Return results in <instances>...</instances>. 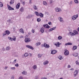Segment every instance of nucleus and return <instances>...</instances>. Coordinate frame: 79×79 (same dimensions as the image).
<instances>
[{
	"mask_svg": "<svg viewBox=\"0 0 79 79\" xmlns=\"http://www.w3.org/2000/svg\"><path fill=\"white\" fill-rule=\"evenodd\" d=\"M74 2L75 3H78L79 2L77 0H75Z\"/></svg>",
	"mask_w": 79,
	"mask_h": 79,
	"instance_id": "a19ab883",
	"label": "nucleus"
},
{
	"mask_svg": "<svg viewBox=\"0 0 79 79\" xmlns=\"http://www.w3.org/2000/svg\"><path fill=\"white\" fill-rule=\"evenodd\" d=\"M38 58H41V57L42 56V55L40 54H39L38 55Z\"/></svg>",
	"mask_w": 79,
	"mask_h": 79,
	"instance_id": "58836bf2",
	"label": "nucleus"
},
{
	"mask_svg": "<svg viewBox=\"0 0 79 79\" xmlns=\"http://www.w3.org/2000/svg\"><path fill=\"white\" fill-rule=\"evenodd\" d=\"M20 7V3H18V4L16 5V9H19Z\"/></svg>",
	"mask_w": 79,
	"mask_h": 79,
	"instance_id": "4468645a",
	"label": "nucleus"
},
{
	"mask_svg": "<svg viewBox=\"0 0 79 79\" xmlns=\"http://www.w3.org/2000/svg\"><path fill=\"white\" fill-rule=\"evenodd\" d=\"M69 45H73V44L71 43H68Z\"/></svg>",
	"mask_w": 79,
	"mask_h": 79,
	"instance_id": "a18cd8bd",
	"label": "nucleus"
},
{
	"mask_svg": "<svg viewBox=\"0 0 79 79\" xmlns=\"http://www.w3.org/2000/svg\"><path fill=\"white\" fill-rule=\"evenodd\" d=\"M59 58L61 60H62V59H63V57H62L61 56H59Z\"/></svg>",
	"mask_w": 79,
	"mask_h": 79,
	"instance_id": "c9c22d12",
	"label": "nucleus"
},
{
	"mask_svg": "<svg viewBox=\"0 0 79 79\" xmlns=\"http://www.w3.org/2000/svg\"><path fill=\"white\" fill-rule=\"evenodd\" d=\"M30 41H31V39H30L28 38H26L25 39V42L26 43H28V42Z\"/></svg>",
	"mask_w": 79,
	"mask_h": 79,
	"instance_id": "f03ea898",
	"label": "nucleus"
},
{
	"mask_svg": "<svg viewBox=\"0 0 79 79\" xmlns=\"http://www.w3.org/2000/svg\"><path fill=\"white\" fill-rule=\"evenodd\" d=\"M34 16L32 15H29L26 17L27 19H30L31 18L33 17Z\"/></svg>",
	"mask_w": 79,
	"mask_h": 79,
	"instance_id": "6e6552de",
	"label": "nucleus"
},
{
	"mask_svg": "<svg viewBox=\"0 0 79 79\" xmlns=\"http://www.w3.org/2000/svg\"><path fill=\"white\" fill-rule=\"evenodd\" d=\"M8 39H9L10 40H11V41H13V40H14V41H15L16 39V37H15L14 38H13L11 37H8Z\"/></svg>",
	"mask_w": 79,
	"mask_h": 79,
	"instance_id": "7ed1b4c3",
	"label": "nucleus"
},
{
	"mask_svg": "<svg viewBox=\"0 0 79 79\" xmlns=\"http://www.w3.org/2000/svg\"><path fill=\"white\" fill-rule=\"evenodd\" d=\"M54 45H56L57 47H60V43L58 42H57V44L56 43L54 44Z\"/></svg>",
	"mask_w": 79,
	"mask_h": 79,
	"instance_id": "2eb2a0df",
	"label": "nucleus"
},
{
	"mask_svg": "<svg viewBox=\"0 0 79 79\" xmlns=\"http://www.w3.org/2000/svg\"><path fill=\"white\" fill-rule=\"evenodd\" d=\"M7 22H9L10 23H13V21H11V20L10 19H9L7 21Z\"/></svg>",
	"mask_w": 79,
	"mask_h": 79,
	"instance_id": "c756f323",
	"label": "nucleus"
},
{
	"mask_svg": "<svg viewBox=\"0 0 79 79\" xmlns=\"http://www.w3.org/2000/svg\"><path fill=\"white\" fill-rule=\"evenodd\" d=\"M40 31L42 33H43L44 31V27H42L40 30Z\"/></svg>",
	"mask_w": 79,
	"mask_h": 79,
	"instance_id": "aec40b11",
	"label": "nucleus"
},
{
	"mask_svg": "<svg viewBox=\"0 0 79 79\" xmlns=\"http://www.w3.org/2000/svg\"><path fill=\"white\" fill-rule=\"evenodd\" d=\"M72 3H73V1H71L70 3V5H71V4H72Z\"/></svg>",
	"mask_w": 79,
	"mask_h": 79,
	"instance_id": "680f3d73",
	"label": "nucleus"
},
{
	"mask_svg": "<svg viewBox=\"0 0 79 79\" xmlns=\"http://www.w3.org/2000/svg\"><path fill=\"white\" fill-rule=\"evenodd\" d=\"M31 0L29 1V3L30 4H31L32 3V2H31Z\"/></svg>",
	"mask_w": 79,
	"mask_h": 79,
	"instance_id": "bf43d9fd",
	"label": "nucleus"
},
{
	"mask_svg": "<svg viewBox=\"0 0 79 79\" xmlns=\"http://www.w3.org/2000/svg\"><path fill=\"white\" fill-rule=\"evenodd\" d=\"M3 3L2 2H0V7H2L3 6Z\"/></svg>",
	"mask_w": 79,
	"mask_h": 79,
	"instance_id": "4c0bfd02",
	"label": "nucleus"
},
{
	"mask_svg": "<svg viewBox=\"0 0 79 79\" xmlns=\"http://www.w3.org/2000/svg\"><path fill=\"white\" fill-rule=\"evenodd\" d=\"M77 47L76 46H74L73 48V50H76L77 49Z\"/></svg>",
	"mask_w": 79,
	"mask_h": 79,
	"instance_id": "6ab92c4d",
	"label": "nucleus"
},
{
	"mask_svg": "<svg viewBox=\"0 0 79 79\" xmlns=\"http://www.w3.org/2000/svg\"><path fill=\"white\" fill-rule=\"evenodd\" d=\"M6 34H7L8 35H9V34H10V32L8 30H6Z\"/></svg>",
	"mask_w": 79,
	"mask_h": 79,
	"instance_id": "cd10ccee",
	"label": "nucleus"
},
{
	"mask_svg": "<svg viewBox=\"0 0 79 79\" xmlns=\"http://www.w3.org/2000/svg\"><path fill=\"white\" fill-rule=\"evenodd\" d=\"M56 53V50H52L51 52V54H52V55H54Z\"/></svg>",
	"mask_w": 79,
	"mask_h": 79,
	"instance_id": "f8f14e48",
	"label": "nucleus"
},
{
	"mask_svg": "<svg viewBox=\"0 0 79 79\" xmlns=\"http://www.w3.org/2000/svg\"><path fill=\"white\" fill-rule=\"evenodd\" d=\"M69 34H70V35H72V36H73L74 35H73V32L72 33L71 32H69Z\"/></svg>",
	"mask_w": 79,
	"mask_h": 79,
	"instance_id": "e433bc0d",
	"label": "nucleus"
},
{
	"mask_svg": "<svg viewBox=\"0 0 79 79\" xmlns=\"http://www.w3.org/2000/svg\"><path fill=\"white\" fill-rule=\"evenodd\" d=\"M56 27H54L52 28V30L53 31V30H55V29H56Z\"/></svg>",
	"mask_w": 79,
	"mask_h": 79,
	"instance_id": "09e8293b",
	"label": "nucleus"
},
{
	"mask_svg": "<svg viewBox=\"0 0 79 79\" xmlns=\"http://www.w3.org/2000/svg\"><path fill=\"white\" fill-rule=\"evenodd\" d=\"M8 68V67L7 66H6L5 67V68L4 69H6Z\"/></svg>",
	"mask_w": 79,
	"mask_h": 79,
	"instance_id": "13d9d810",
	"label": "nucleus"
},
{
	"mask_svg": "<svg viewBox=\"0 0 79 79\" xmlns=\"http://www.w3.org/2000/svg\"><path fill=\"white\" fill-rule=\"evenodd\" d=\"M73 33V35H77L78 34V32L77 31H76V30L74 31Z\"/></svg>",
	"mask_w": 79,
	"mask_h": 79,
	"instance_id": "0eeeda50",
	"label": "nucleus"
},
{
	"mask_svg": "<svg viewBox=\"0 0 79 79\" xmlns=\"http://www.w3.org/2000/svg\"><path fill=\"white\" fill-rule=\"evenodd\" d=\"M31 31L32 33H34V32H35V30H31Z\"/></svg>",
	"mask_w": 79,
	"mask_h": 79,
	"instance_id": "49530a36",
	"label": "nucleus"
},
{
	"mask_svg": "<svg viewBox=\"0 0 79 79\" xmlns=\"http://www.w3.org/2000/svg\"><path fill=\"white\" fill-rule=\"evenodd\" d=\"M15 66L16 67H18V66H19V65L18 64H15Z\"/></svg>",
	"mask_w": 79,
	"mask_h": 79,
	"instance_id": "37998d69",
	"label": "nucleus"
},
{
	"mask_svg": "<svg viewBox=\"0 0 79 79\" xmlns=\"http://www.w3.org/2000/svg\"><path fill=\"white\" fill-rule=\"evenodd\" d=\"M35 70L37 69V65H34L32 67Z\"/></svg>",
	"mask_w": 79,
	"mask_h": 79,
	"instance_id": "4be33fe9",
	"label": "nucleus"
},
{
	"mask_svg": "<svg viewBox=\"0 0 79 79\" xmlns=\"http://www.w3.org/2000/svg\"><path fill=\"white\" fill-rule=\"evenodd\" d=\"M40 44H41L40 42H37L36 43V46H38V45H40Z\"/></svg>",
	"mask_w": 79,
	"mask_h": 79,
	"instance_id": "473e14b6",
	"label": "nucleus"
},
{
	"mask_svg": "<svg viewBox=\"0 0 79 79\" xmlns=\"http://www.w3.org/2000/svg\"><path fill=\"white\" fill-rule=\"evenodd\" d=\"M20 32L21 33H22V34H24V30H23V29L22 28L20 29Z\"/></svg>",
	"mask_w": 79,
	"mask_h": 79,
	"instance_id": "412c9836",
	"label": "nucleus"
},
{
	"mask_svg": "<svg viewBox=\"0 0 79 79\" xmlns=\"http://www.w3.org/2000/svg\"><path fill=\"white\" fill-rule=\"evenodd\" d=\"M41 79H47V78L43 77Z\"/></svg>",
	"mask_w": 79,
	"mask_h": 79,
	"instance_id": "e2e57ef3",
	"label": "nucleus"
},
{
	"mask_svg": "<svg viewBox=\"0 0 79 79\" xmlns=\"http://www.w3.org/2000/svg\"><path fill=\"white\" fill-rule=\"evenodd\" d=\"M10 48H11L10 47L8 46V47H7V48H6V50H10Z\"/></svg>",
	"mask_w": 79,
	"mask_h": 79,
	"instance_id": "72a5a7b5",
	"label": "nucleus"
},
{
	"mask_svg": "<svg viewBox=\"0 0 79 79\" xmlns=\"http://www.w3.org/2000/svg\"><path fill=\"white\" fill-rule=\"evenodd\" d=\"M43 4L45 6H47V2H46L45 1H44L43 2Z\"/></svg>",
	"mask_w": 79,
	"mask_h": 79,
	"instance_id": "bb28decb",
	"label": "nucleus"
},
{
	"mask_svg": "<svg viewBox=\"0 0 79 79\" xmlns=\"http://www.w3.org/2000/svg\"><path fill=\"white\" fill-rule=\"evenodd\" d=\"M20 10L21 12H23V11H24V8L23 7H21L20 9Z\"/></svg>",
	"mask_w": 79,
	"mask_h": 79,
	"instance_id": "7c9ffc66",
	"label": "nucleus"
},
{
	"mask_svg": "<svg viewBox=\"0 0 79 79\" xmlns=\"http://www.w3.org/2000/svg\"><path fill=\"white\" fill-rule=\"evenodd\" d=\"M6 35V32L4 33V34H3V35Z\"/></svg>",
	"mask_w": 79,
	"mask_h": 79,
	"instance_id": "864d4df0",
	"label": "nucleus"
},
{
	"mask_svg": "<svg viewBox=\"0 0 79 79\" xmlns=\"http://www.w3.org/2000/svg\"><path fill=\"white\" fill-rule=\"evenodd\" d=\"M44 27H45L46 28H47V29H49L50 27V26H48V24H46V25H44L43 26Z\"/></svg>",
	"mask_w": 79,
	"mask_h": 79,
	"instance_id": "9d476101",
	"label": "nucleus"
},
{
	"mask_svg": "<svg viewBox=\"0 0 79 79\" xmlns=\"http://www.w3.org/2000/svg\"><path fill=\"white\" fill-rule=\"evenodd\" d=\"M22 74L23 75H27V72L24 71L22 73Z\"/></svg>",
	"mask_w": 79,
	"mask_h": 79,
	"instance_id": "5701e85b",
	"label": "nucleus"
},
{
	"mask_svg": "<svg viewBox=\"0 0 79 79\" xmlns=\"http://www.w3.org/2000/svg\"><path fill=\"white\" fill-rule=\"evenodd\" d=\"M49 62L48 60H45L43 63V64L44 65H46V64H47Z\"/></svg>",
	"mask_w": 79,
	"mask_h": 79,
	"instance_id": "dca6fc26",
	"label": "nucleus"
},
{
	"mask_svg": "<svg viewBox=\"0 0 79 79\" xmlns=\"http://www.w3.org/2000/svg\"><path fill=\"white\" fill-rule=\"evenodd\" d=\"M58 19L60 22H63V19L61 17H59Z\"/></svg>",
	"mask_w": 79,
	"mask_h": 79,
	"instance_id": "f3484780",
	"label": "nucleus"
},
{
	"mask_svg": "<svg viewBox=\"0 0 79 79\" xmlns=\"http://www.w3.org/2000/svg\"><path fill=\"white\" fill-rule=\"evenodd\" d=\"M14 2H15V1L14 0H11V1L10 2V5H12L14 3Z\"/></svg>",
	"mask_w": 79,
	"mask_h": 79,
	"instance_id": "b1692460",
	"label": "nucleus"
},
{
	"mask_svg": "<svg viewBox=\"0 0 79 79\" xmlns=\"http://www.w3.org/2000/svg\"><path fill=\"white\" fill-rule=\"evenodd\" d=\"M65 45H69V43H66V44H65Z\"/></svg>",
	"mask_w": 79,
	"mask_h": 79,
	"instance_id": "0e129e2a",
	"label": "nucleus"
},
{
	"mask_svg": "<svg viewBox=\"0 0 79 79\" xmlns=\"http://www.w3.org/2000/svg\"><path fill=\"white\" fill-rule=\"evenodd\" d=\"M8 8L9 10H14V8H12L10 5L7 4Z\"/></svg>",
	"mask_w": 79,
	"mask_h": 79,
	"instance_id": "39448f33",
	"label": "nucleus"
},
{
	"mask_svg": "<svg viewBox=\"0 0 79 79\" xmlns=\"http://www.w3.org/2000/svg\"><path fill=\"white\" fill-rule=\"evenodd\" d=\"M69 51L68 50H66L65 51V52L64 53V54L65 55H69Z\"/></svg>",
	"mask_w": 79,
	"mask_h": 79,
	"instance_id": "9b49d317",
	"label": "nucleus"
},
{
	"mask_svg": "<svg viewBox=\"0 0 79 79\" xmlns=\"http://www.w3.org/2000/svg\"><path fill=\"white\" fill-rule=\"evenodd\" d=\"M40 16L41 18H43V17H44V14L40 13Z\"/></svg>",
	"mask_w": 79,
	"mask_h": 79,
	"instance_id": "a878e982",
	"label": "nucleus"
},
{
	"mask_svg": "<svg viewBox=\"0 0 79 79\" xmlns=\"http://www.w3.org/2000/svg\"><path fill=\"white\" fill-rule=\"evenodd\" d=\"M16 60H16V59H15L14 60V61L13 62V63L14 64L15 63H16Z\"/></svg>",
	"mask_w": 79,
	"mask_h": 79,
	"instance_id": "8fccbe9b",
	"label": "nucleus"
},
{
	"mask_svg": "<svg viewBox=\"0 0 79 79\" xmlns=\"http://www.w3.org/2000/svg\"><path fill=\"white\" fill-rule=\"evenodd\" d=\"M19 38L20 39H21V38H23V36H19Z\"/></svg>",
	"mask_w": 79,
	"mask_h": 79,
	"instance_id": "5fc2aeb1",
	"label": "nucleus"
},
{
	"mask_svg": "<svg viewBox=\"0 0 79 79\" xmlns=\"http://www.w3.org/2000/svg\"><path fill=\"white\" fill-rule=\"evenodd\" d=\"M10 69H12V70H14V69H15V68L11 67V68H10Z\"/></svg>",
	"mask_w": 79,
	"mask_h": 79,
	"instance_id": "c03bdc74",
	"label": "nucleus"
},
{
	"mask_svg": "<svg viewBox=\"0 0 79 79\" xmlns=\"http://www.w3.org/2000/svg\"><path fill=\"white\" fill-rule=\"evenodd\" d=\"M38 76H36L35 77V79H38Z\"/></svg>",
	"mask_w": 79,
	"mask_h": 79,
	"instance_id": "4d7b16f0",
	"label": "nucleus"
},
{
	"mask_svg": "<svg viewBox=\"0 0 79 79\" xmlns=\"http://www.w3.org/2000/svg\"><path fill=\"white\" fill-rule=\"evenodd\" d=\"M26 47L28 48H30V49H31V50H34V48L33 47L31 46L27 45L26 46Z\"/></svg>",
	"mask_w": 79,
	"mask_h": 79,
	"instance_id": "423d86ee",
	"label": "nucleus"
},
{
	"mask_svg": "<svg viewBox=\"0 0 79 79\" xmlns=\"http://www.w3.org/2000/svg\"><path fill=\"white\" fill-rule=\"evenodd\" d=\"M73 55L74 56L76 57V56H78V54L77 53H75L74 54H73Z\"/></svg>",
	"mask_w": 79,
	"mask_h": 79,
	"instance_id": "c85d7f7f",
	"label": "nucleus"
},
{
	"mask_svg": "<svg viewBox=\"0 0 79 79\" xmlns=\"http://www.w3.org/2000/svg\"><path fill=\"white\" fill-rule=\"evenodd\" d=\"M41 21V19L40 18H38L37 19V21L38 22H40Z\"/></svg>",
	"mask_w": 79,
	"mask_h": 79,
	"instance_id": "ea45409f",
	"label": "nucleus"
},
{
	"mask_svg": "<svg viewBox=\"0 0 79 79\" xmlns=\"http://www.w3.org/2000/svg\"><path fill=\"white\" fill-rule=\"evenodd\" d=\"M55 10L56 11H57V12H60V11H61V9L58 7L56 8L55 9Z\"/></svg>",
	"mask_w": 79,
	"mask_h": 79,
	"instance_id": "20e7f679",
	"label": "nucleus"
},
{
	"mask_svg": "<svg viewBox=\"0 0 79 79\" xmlns=\"http://www.w3.org/2000/svg\"><path fill=\"white\" fill-rule=\"evenodd\" d=\"M44 47H45L46 48H49L50 47V46H49V45L48 44H47L46 43H45L44 45Z\"/></svg>",
	"mask_w": 79,
	"mask_h": 79,
	"instance_id": "ddd939ff",
	"label": "nucleus"
},
{
	"mask_svg": "<svg viewBox=\"0 0 79 79\" xmlns=\"http://www.w3.org/2000/svg\"><path fill=\"white\" fill-rule=\"evenodd\" d=\"M2 50H3V51H5V49L4 48H2Z\"/></svg>",
	"mask_w": 79,
	"mask_h": 79,
	"instance_id": "338daca9",
	"label": "nucleus"
},
{
	"mask_svg": "<svg viewBox=\"0 0 79 79\" xmlns=\"http://www.w3.org/2000/svg\"><path fill=\"white\" fill-rule=\"evenodd\" d=\"M70 70H72V71H73V70H74V69L73 68H72Z\"/></svg>",
	"mask_w": 79,
	"mask_h": 79,
	"instance_id": "774afa93",
	"label": "nucleus"
},
{
	"mask_svg": "<svg viewBox=\"0 0 79 79\" xmlns=\"http://www.w3.org/2000/svg\"><path fill=\"white\" fill-rule=\"evenodd\" d=\"M68 68H71V65H68Z\"/></svg>",
	"mask_w": 79,
	"mask_h": 79,
	"instance_id": "603ef678",
	"label": "nucleus"
},
{
	"mask_svg": "<svg viewBox=\"0 0 79 79\" xmlns=\"http://www.w3.org/2000/svg\"><path fill=\"white\" fill-rule=\"evenodd\" d=\"M48 24H49V25H52V23L50 22H48Z\"/></svg>",
	"mask_w": 79,
	"mask_h": 79,
	"instance_id": "de8ad7c7",
	"label": "nucleus"
},
{
	"mask_svg": "<svg viewBox=\"0 0 79 79\" xmlns=\"http://www.w3.org/2000/svg\"><path fill=\"white\" fill-rule=\"evenodd\" d=\"M28 56H29V54H28V53H25L24 55V56L25 57Z\"/></svg>",
	"mask_w": 79,
	"mask_h": 79,
	"instance_id": "2f4dec72",
	"label": "nucleus"
},
{
	"mask_svg": "<svg viewBox=\"0 0 79 79\" xmlns=\"http://www.w3.org/2000/svg\"><path fill=\"white\" fill-rule=\"evenodd\" d=\"M76 63L77 64V65H79V63L77 61H76Z\"/></svg>",
	"mask_w": 79,
	"mask_h": 79,
	"instance_id": "79ce46f5",
	"label": "nucleus"
},
{
	"mask_svg": "<svg viewBox=\"0 0 79 79\" xmlns=\"http://www.w3.org/2000/svg\"><path fill=\"white\" fill-rule=\"evenodd\" d=\"M19 79H23V77H20L19 78Z\"/></svg>",
	"mask_w": 79,
	"mask_h": 79,
	"instance_id": "6e6d98bb",
	"label": "nucleus"
},
{
	"mask_svg": "<svg viewBox=\"0 0 79 79\" xmlns=\"http://www.w3.org/2000/svg\"><path fill=\"white\" fill-rule=\"evenodd\" d=\"M35 14L37 16H40V14H39V13H38V12L35 11Z\"/></svg>",
	"mask_w": 79,
	"mask_h": 79,
	"instance_id": "a211bd4d",
	"label": "nucleus"
},
{
	"mask_svg": "<svg viewBox=\"0 0 79 79\" xmlns=\"http://www.w3.org/2000/svg\"><path fill=\"white\" fill-rule=\"evenodd\" d=\"M78 74V71L77 70L75 71L74 73V77H76Z\"/></svg>",
	"mask_w": 79,
	"mask_h": 79,
	"instance_id": "1a4fd4ad",
	"label": "nucleus"
},
{
	"mask_svg": "<svg viewBox=\"0 0 79 79\" xmlns=\"http://www.w3.org/2000/svg\"><path fill=\"white\" fill-rule=\"evenodd\" d=\"M12 79H14L15 78V77L13 76L11 77Z\"/></svg>",
	"mask_w": 79,
	"mask_h": 79,
	"instance_id": "69168bd1",
	"label": "nucleus"
},
{
	"mask_svg": "<svg viewBox=\"0 0 79 79\" xmlns=\"http://www.w3.org/2000/svg\"><path fill=\"white\" fill-rule=\"evenodd\" d=\"M49 31H53V29H52V28H51L49 29Z\"/></svg>",
	"mask_w": 79,
	"mask_h": 79,
	"instance_id": "052dcab7",
	"label": "nucleus"
},
{
	"mask_svg": "<svg viewBox=\"0 0 79 79\" xmlns=\"http://www.w3.org/2000/svg\"><path fill=\"white\" fill-rule=\"evenodd\" d=\"M25 2L24 1H23V2H22V4L23 5H25Z\"/></svg>",
	"mask_w": 79,
	"mask_h": 79,
	"instance_id": "3c124183",
	"label": "nucleus"
},
{
	"mask_svg": "<svg viewBox=\"0 0 79 79\" xmlns=\"http://www.w3.org/2000/svg\"><path fill=\"white\" fill-rule=\"evenodd\" d=\"M33 8L35 10H37V8L36 6L34 5L33 6Z\"/></svg>",
	"mask_w": 79,
	"mask_h": 79,
	"instance_id": "393cba45",
	"label": "nucleus"
},
{
	"mask_svg": "<svg viewBox=\"0 0 79 79\" xmlns=\"http://www.w3.org/2000/svg\"><path fill=\"white\" fill-rule=\"evenodd\" d=\"M78 18V15H73L72 17V19L73 20H75V19H76V18Z\"/></svg>",
	"mask_w": 79,
	"mask_h": 79,
	"instance_id": "f257e3e1",
	"label": "nucleus"
},
{
	"mask_svg": "<svg viewBox=\"0 0 79 79\" xmlns=\"http://www.w3.org/2000/svg\"><path fill=\"white\" fill-rule=\"evenodd\" d=\"M58 39L59 40H61L62 39V37L60 36H59V37H58Z\"/></svg>",
	"mask_w": 79,
	"mask_h": 79,
	"instance_id": "f704fd0d",
	"label": "nucleus"
}]
</instances>
